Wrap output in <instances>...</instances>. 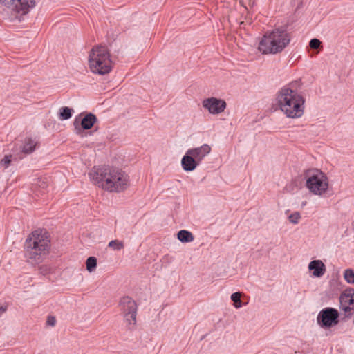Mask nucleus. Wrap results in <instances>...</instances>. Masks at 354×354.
<instances>
[{
	"label": "nucleus",
	"mask_w": 354,
	"mask_h": 354,
	"mask_svg": "<svg viewBox=\"0 0 354 354\" xmlns=\"http://www.w3.org/2000/svg\"><path fill=\"white\" fill-rule=\"evenodd\" d=\"M93 183L109 192H121L129 185V178L117 168H93L88 174Z\"/></svg>",
	"instance_id": "1"
},
{
	"label": "nucleus",
	"mask_w": 354,
	"mask_h": 354,
	"mask_svg": "<svg viewBox=\"0 0 354 354\" xmlns=\"http://www.w3.org/2000/svg\"><path fill=\"white\" fill-rule=\"evenodd\" d=\"M276 100L279 109L288 118L297 119L304 113L305 98L295 82L281 88Z\"/></svg>",
	"instance_id": "2"
},
{
	"label": "nucleus",
	"mask_w": 354,
	"mask_h": 354,
	"mask_svg": "<svg viewBox=\"0 0 354 354\" xmlns=\"http://www.w3.org/2000/svg\"><path fill=\"white\" fill-rule=\"evenodd\" d=\"M291 35L284 27L266 31L259 39L257 50L262 55H277L288 47Z\"/></svg>",
	"instance_id": "3"
},
{
	"label": "nucleus",
	"mask_w": 354,
	"mask_h": 354,
	"mask_svg": "<svg viewBox=\"0 0 354 354\" xmlns=\"http://www.w3.org/2000/svg\"><path fill=\"white\" fill-rule=\"evenodd\" d=\"M50 248V238L46 230H36L26 239V255L32 263H38Z\"/></svg>",
	"instance_id": "4"
},
{
	"label": "nucleus",
	"mask_w": 354,
	"mask_h": 354,
	"mask_svg": "<svg viewBox=\"0 0 354 354\" xmlns=\"http://www.w3.org/2000/svg\"><path fill=\"white\" fill-rule=\"evenodd\" d=\"M88 65L93 73L101 75L109 73L113 63L108 48L102 45L93 46L88 53Z\"/></svg>",
	"instance_id": "5"
},
{
	"label": "nucleus",
	"mask_w": 354,
	"mask_h": 354,
	"mask_svg": "<svg viewBox=\"0 0 354 354\" xmlns=\"http://www.w3.org/2000/svg\"><path fill=\"white\" fill-rule=\"evenodd\" d=\"M306 187L315 195L322 196L328 189V179L319 170H308L306 174Z\"/></svg>",
	"instance_id": "6"
},
{
	"label": "nucleus",
	"mask_w": 354,
	"mask_h": 354,
	"mask_svg": "<svg viewBox=\"0 0 354 354\" xmlns=\"http://www.w3.org/2000/svg\"><path fill=\"white\" fill-rule=\"evenodd\" d=\"M120 310L129 330H133L136 326V317L138 305L136 302L129 297H123L120 303Z\"/></svg>",
	"instance_id": "7"
},
{
	"label": "nucleus",
	"mask_w": 354,
	"mask_h": 354,
	"mask_svg": "<svg viewBox=\"0 0 354 354\" xmlns=\"http://www.w3.org/2000/svg\"><path fill=\"white\" fill-rule=\"evenodd\" d=\"M339 312L337 309L327 307L322 309L318 314L317 322L323 328H329L338 324Z\"/></svg>",
	"instance_id": "8"
},
{
	"label": "nucleus",
	"mask_w": 354,
	"mask_h": 354,
	"mask_svg": "<svg viewBox=\"0 0 354 354\" xmlns=\"http://www.w3.org/2000/svg\"><path fill=\"white\" fill-rule=\"evenodd\" d=\"M0 3L21 15L27 14L36 4L35 0H0Z\"/></svg>",
	"instance_id": "9"
},
{
	"label": "nucleus",
	"mask_w": 354,
	"mask_h": 354,
	"mask_svg": "<svg viewBox=\"0 0 354 354\" xmlns=\"http://www.w3.org/2000/svg\"><path fill=\"white\" fill-rule=\"evenodd\" d=\"M202 105L205 109L212 115H218L223 113L227 106V104L224 100L214 97L203 100Z\"/></svg>",
	"instance_id": "10"
},
{
	"label": "nucleus",
	"mask_w": 354,
	"mask_h": 354,
	"mask_svg": "<svg viewBox=\"0 0 354 354\" xmlns=\"http://www.w3.org/2000/svg\"><path fill=\"white\" fill-rule=\"evenodd\" d=\"M340 308L346 315L354 313V290L348 289L344 291L339 296Z\"/></svg>",
	"instance_id": "11"
},
{
	"label": "nucleus",
	"mask_w": 354,
	"mask_h": 354,
	"mask_svg": "<svg viewBox=\"0 0 354 354\" xmlns=\"http://www.w3.org/2000/svg\"><path fill=\"white\" fill-rule=\"evenodd\" d=\"M212 150L211 147L207 144H203V145L192 148L188 149V153L193 156L199 163L210 153Z\"/></svg>",
	"instance_id": "12"
},
{
	"label": "nucleus",
	"mask_w": 354,
	"mask_h": 354,
	"mask_svg": "<svg viewBox=\"0 0 354 354\" xmlns=\"http://www.w3.org/2000/svg\"><path fill=\"white\" fill-rule=\"evenodd\" d=\"M308 269L313 271L312 275L314 277H322L326 270V266L321 260H313L308 264Z\"/></svg>",
	"instance_id": "13"
},
{
	"label": "nucleus",
	"mask_w": 354,
	"mask_h": 354,
	"mask_svg": "<svg viewBox=\"0 0 354 354\" xmlns=\"http://www.w3.org/2000/svg\"><path fill=\"white\" fill-rule=\"evenodd\" d=\"M199 164L193 156L188 153V151L181 160L182 167L186 171H194Z\"/></svg>",
	"instance_id": "14"
},
{
	"label": "nucleus",
	"mask_w": 354,
	"mask_h": 354,
	"mask_svg": "<svg viewBox=\"0 0 354 354\" xmlns=\"http://www.w3.org/2000/svg\"><path fill=\"white\" fill-rule=\"evenodd\" d=\"M48 187L46 178H39L33 184L32 189L37 195H42L46 193Z\"/></svg>",
	"instance_id": "15"
},
{
	"label": "nucleus",
	"mask_w": 354,
	"mask_h": 354,
	"mask_svg": "<svg viewBox=\"0 0 354 354\" xmlns=\"http://www.w3.org/2000/svg\"><path fill=\"white\" fill-rule=\"evenodd\" d=\"M37 142L32 138H26L20 146L21 151L24 154L32 153L36 149Z\"/></svg>",
	"instance_id": "16"
},
{
	"label": "nucleus",
	"mask_w": 354,
	"mask_h": 354,
	"mask_svg": "<svg viewBox=\"0 0 354 354\" xmlns=\"http://www.w3.org/2000/svg\"><path fill=\"white\" fill-rule=\"evenodd\" d=\"M96 116L93 113L86 114L81 121V126L83 129H90L96 122Z\"/></svg>",
	"instance_id": "17"
},
{
	"label": "nucleus",
	"mask_w": 354,
	"mask_h": 354,
	"mask_svg": "<svg viewBox=\"0 0 354 354\" xmlns=\"http://www.w3.org/2000/svg\"><path fill=\"white\" fill-rule=\"evenodd\" d=\"M177 237L182 243H190L194 239L192 233L185 230H180L177 234Z\"/></svg>",
	"instance_id": "18"
},
{
	"label": "nucleus",
	"mask_w": 354,
	"mask_h": 354,
	"mask_svg": "<svg viewBox=\"0 0 354 354\" xmlns=\"http://www.w3.org/2000/svg\"><path fill=\"white\" fill-rule=\"evenodd\" d=\"M86 270L89 272H93L97 268V259L95 257H90L86 261Z\"/></svg>",
	"instance_id": "19"
},
{
	"label": "nucleus",
	"mask_w": 354,
	"mask_h": 354,
	"mask_svg": "<svg viewBox=\"0 0 354 354\" xmlns=\"http://www.w3.org/2000/svg\"><path fill=\"white\" fill-rule=\"evenodd\" d=\"M108 247L111 248L113 250L119 251L124 248V243L122 241L115 239V240L111 241L109 243Z\"/></svg>",
	"instance_id": "20"
},
{
	"label": "nucleus",
	"mask_w": 354,
	"mask_h": 354,
	"mask_svg": "<svg viewBox=\"0 0 354 354\" xmlns=\"http://www.w3.org/2000/svg\"><path fill=\"white\" fill-rule=\"evenodd\" d=\"M241 293L239 292H234L231 295V299L234 302V306L236 308H239L242 306V302L241 300Z\"/></svg>",
	"instance_id": "21"
},
{
	"label": "nucleus",
	"mask_w": 354,
	"mask_h": 354,
	"mask_svg": "<svg viewBox=\"0 0 354 354\" xmlns=\"http://www.w3.org/2000/svg\"><path fill=\"white\" fill-rule=\"evenodd\" d=\"M344 278L345 281L351 284H354V270L346 269L344 272Z\"/></svg>",
	"instance_id": "22"
},
{
	"label": "nucleus",
	"mask_w": 354,
	"mask_h": 354,
	"mask_svg": "<svg viewBox=\"0 0 354 354\" xmlns=\"http://www.w3.org/2000/svg\"><path fill=\"white\" fill-rule=\"evenodd\" d=\"M12 156L10 154L6 155L1 160H0V168L3 169V170L7 169L11 162H12Z\"/></svg>",
	"instance_id": "23"
},
{
	"label": "nucleus",
	"mask_w": 354,
	"mask_h": 354,
	"mask_svg": "<svg viewBox=\"0 0 354 354\" xmlns=\"http://www.w3.org/2000/svg\"><path fill=\"white\" fill-rule=\"evenodd\" d=\"M71 115V109L70 108L65 106L60 109L59 118L61 120H68Z\"/></svg>",
	"instance_id": "24"
},
{
	"label": "nucleus",
	"mask_w": 354,
	"mask_h": 354,
	"mask_svg": "<svg viewBox=\"0 0 354 354\" xmlns=\"http://www.w3.org/2000/svg\"><path fill=\"white\" fill-rule=\"evenodd\" d=\"M301 218V214L299 212H294L288 216V221L290 223L297 225Z\"/></svg>",
	"instance_id": "25"
},
{
	"label": "nucleus",
	"mask_w": 354,
	"mask_h": 354,
	"mask_svg": "<svg viewBox=\"0 0 354 354\" xmlns=\"http://www.w3.org/2000/svg\"><path fill=\"white\" fill-rule=\"evenodd\" d=\"M39 273L43 275H46L51 272L52 268L48 265H42L39 268Z\"/></svg>",
	"instance_id": "26"
},
{
	"label": "nucleus",
	"mask_w": 354,
	"mask_h": 354,
	"mask_svg": "<svg viewBox=\"0 0 354 354\" xmlns=\"http://www.w3.org/2000/svg\"><path fill=\"white\" fill-rule=\"evenodd\" d=\"M321 45V41L316 38L312 39L309 43V46L311 48L317 49Z\"/></svg>",
	"instance_id": "27"
},
{
	"label": "nucleus",
	"mask_w": 354,
	"mask_h": 354,
	"mask_svg": "<svg viewBox=\"0 0 354 354\" xmlns=\"http://www.w3.org/2000/svg\"><path fill=\"white\" fill-rule=\"evenodd\" d=\"M55 323H56V319L55 317H53V316L48 317L46 324L48 326H54L55 325Z\"/></svg>",
	"instance_id": "28"
},
{
	"label": "nucleus",
	"mask_w": 354,
	"mask_h": 354,
	"mask_svg": "<svg viewBox=\"0 0 354 354\" xmlns=\"http://www.w3.org/2000/svg\"><path fill=\"white\" fill-rule=\"evenodd\" d=\"M7 310V306H0V316L6 313Z\"/></svg>",
	"instance_id": "29"
}]
</instances>
